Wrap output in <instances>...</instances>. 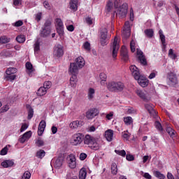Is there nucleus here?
<instances>
[{
	"mask_svg": "<svg viewBox=\"0 0 179 179\" xmlns=\"http://www.w3.org/2000/svg\"><path fill=\"white\" fill-rule=\"evenodd\" d=\"M13 26H15V27H20V26H23V21L18 20L13 24Z\"/></svg>",
	"mask_w": 179,
	"mask_h": 179,
	"instance_id": "62",
	"label": "nucleus"
},
{
	"mask_svg": "<svg viewBox=\"0 0 179 179\" xmlns=\"http://www.w3.org/2000/svg\"><path fill=\"white\" fill-rule=\"evenodd\" d=\"M85 23H87V24H88L89 26H92V24H93V18L90 17H87L85 19Z\"/></svg>",
	"mask_w": 179,
	"mask_h": 179,
	"instance_id": "53",
	"label": "nucleus"
},
{
	"mask_svg": "<svg viewBox=\"0 0 179 179\" xmlns=\"http://www.w3.org/2000/svg\"><path fill=\"white\" fill-rule=\"evenodd\" d=\"M121 55L124 58V59H128V51L127 50V48L125 46H122L121 48Z\"/></svg>",
	"mask_w": 179,
	"mask_h": 179,
	"instance_id": "32",
	"label": "nucleus"
},
{
	"mask_svg": "<svg viewBox=\"0 0 179 179\" xmlns=\"http://www.w3.org/2000/svg\"><path fill=\"white\" fill-rule=\"evenodd\" d=\"M1 166L4 169H9L15 166V161L13 159H6L1 162Z\"/></svg>",
	"mask_w": 179,
	"mask_h": 179,
	"instance_id": "19",
	"label": "nucleus"
},
{
	"mask_svg": "<svg viewBox=\"0 0 179 179\" xmlns=\"http://www.w3.org/2000/svg\"><path fill=\"white\" fill-rule=\"evenodd\" d=\"M45 156V151L44 150H41L36 152V157L39 159H43Z\"/></svg>",
	"mask_w": 179,
	"mask_h": 179,
	"instance_id": "46",
	"label": "nucleus"
},
{
	"mask_svg": "<svg viewBox=\"0 0 179 179\" xmlns=\"http://www.w3.org/2000/svg\"><path fill=\"white\" fill-rule=\"evenodd\" d=\"M99 80L101 86H106V83L107 82V75H106L104 73H101L99 74Z\"/></svg>",
	"mask_w": 179,
	"mask_h": 179,
	"instance_id": "27",
	"label": "nucleus"
},
{
	"mask_svg": "<svg viewBox=\"0 0 179 179\" xmlns=\"http://www.w3.org/2000/svg\"><path fill=\"white\" fill-rule=\"evenodd\" d=\"M83 48L85 51H90V43L89 42H85L83 44Z\"/></svg>",
	"mask_w": 179,
	"mask_h": 179,
	"instance_id": "59",
	"label": "nucleus"
},
{
	"mask_svg": "<svg viewBox=\"0 0 179 179\" xmlns=\"http://www.w3.org/2000/svg\"><path fill=\"white\" fill-rule=\"evenodd\" d=\"M141 173L143 175V177H144V178L152 179V176H150L149 173H143V171H141Z\"/></svg>",
	"mask_w": 179,
	"mask_h": 179,
	"instance_id": "63",
	"label": "nucleus"
},
{
	"mask_svg": "<svg viewBox=\"0 0 179 179\" xmlns=\"http://www.w3.org/2000/svg\"><path fill=\"white\" fill-rule=\"evenodd\" d=\"M107 33H108L107 28H103L101 30V38H107Z\"/></svg>",
	"mask_w": 179,
	"mask_h": 179,
	"instance_id": "43",
	"label": "nucleus"
},
{
	"mask_svg": "<svg viewBox=\"0 0 179 179\" xmlns=\"http://www.w3.org/2000/svg\"><path fill=\"white\" fill-rule=\"evenodd\" d=\"M16 72H17V70L16 69V68L10 67L6 69V75H15V73H16Z\"/></svg>",
	"mask_w": 179,
	"mask_h": 179,
	"instance_id": "35",
	"label": "nucleus"
},
{
	"mask_svg": "<svg viewBox=\"0 0 179 179\" xmlns=\"http://www.w3.org/2000/svg\"><path fill=\"white\" fill-rule=\"evenodd\" d=\"M115 10L114 13L118 16V17H126L128 13V4L127 3H123L122 6L115 8Z\"/></svg>",
	"mask_w": 179,
	"mask_h": 179,
	"instance_id": "3",
	"label": "nucleus"
},
{
	"mask_svg": "<svg viewBox=\"0 0 179 179\" xmlns=\"http://www.w3.org/2000/svg\"><path fill=\"white\" fill-rule=\"evenodd\" d=\"M99 113V109L96 108H92L89 109L86 112V117L87 120H93L94 117H97V115Z\"/></svg>",
	"mask_w": 179,
	"mask_h": 179,
	"instance_id": "9",
	"label": "nucleus"
},
{
	"mask_svg": "<svg viewBox=\"0 0 179 179\" xmlns=\"http://www.w3.org/2000/svg\"><path fill=\"white\" fill-rule=\"evenodd\" d=\"M82 142H83V134L76 133L73 135L71 138V145H73V146H78V145H80Z\"/></svg>",
	"mask_w": 179,
	"mask_h": 179,
	"instance_id": "6",
	"label": "nucleus"
},
{
	"mask_svg": "<svg viewBox=\"0 0 179 179\" xmlns=\"http://www.w3.org/2000/svg\"><path fill=\"white\" fill-rule=\"evenodd\" d=\"M107 87L108 90H110V92H115V93H118L124 90V87H125V85H124V83L122 82L113 81L108 83Z\"/></svg>",
	"mask_w": 179,
	"mask_h": 179,
	"instance_id": "2",
	"label": "nucleus"
},
{
	"mask_svg": "<svg viewBox=\"0 0 179 179\" xmlns=\"http://www.w3.org/2000/svg\"><path fill=\"white\" fill-rule=\"evenodd\" d=\"M80 69L77 66L76 63H71L69 69V73H71V75H78L79 73V70Z\"/></svg>",
	"mask_w": 179,
	"mask_h": 179,
	"instance_id": "12",
	"label": "nucleus"
},
{
	"mask_svg": "<svg viewBox=\"0 0 179 179\" xmlns=\"http://www.w3.org/2000/svg\"><path fill=\"white\" fill-rule=\"evenodd\" d=\"M16 41L17 43H24V41H26V37L24 35H20L16 37Z\"/></svg>",
	"mask_w": 179,
	"mask_h": 179,
	"instance_id": "47",
	"label": "nucleus"
},
{
	"mask_svg": "<svg viewBox=\"0 0 179 179\" xmlns=\"http://www.w3.org/2000/svg\"><path fill=\"white\" fill-rule=\"evenodd\" d=\"M41 16H43V14L41 13H38L35 15V20L37 22H40V20H41Z\"/></svg>",
	"mask_w": 179,
	"mask_h": 179,
	"instance_id": "64",
	"label": "nucleus"
},
{
	"mask_svg": "<svg viewBox=\"0 0 179 179\" xmlns=\"http://www.w3.org/2000/svg\"><path fill=\"white\" fill-rule=\"evenodd\" d=\"M52 83L50 81H46L43 83V87L46 90H48V89L51 88Z\"/></svg>",
	"mask_w": 179,
	"mask_h": 179,
	"instance_id": "54",
	"label": "nucleus"
},
{
	"mask_svg": "<svg viewBox=\"0 0 179 179\" xmlns=\"http://www.w3.org/2000/svg\"><path fill=\"white\" fill-rule=\"evenodd\" d=\"M105 138L108 142H111L113 138H114V131L108 129L105 131Z\"/></svg>",
	"mask_w": 179,
	"mask_h": 179,
	"instance_id": "22",
	"label": "nucleus"
},
{
	"mask_svg": "<svg viewBox=\"0 0 179 179\" xmlns=\"http://www.w3.org/2000/svg\"><path fill=\"white\" fill-rule=\"evenodd\" d=\"M69 85H70L71 87H73V89L76 88V85H78V77L76 76V75H73L70 78Z\"/></svg>",
	"mask_w": 179,
	"mask_h": 179,
	"instance_id": "23",
	"label": "nucleus"
},
{
	"mask_svg": "<svg viewBox=\"0 0 179 179\" xmlns=\"http://www.w3.org/2000/svg\"><path fill=\"white\" fill-rule=\"evenodd\" d=\"M135 92L137 94V96L140 97V99H141V100H143V101H149L150 100L148 92L142 90L141 89H138L136 90Z\"/></svg>",
	"mask_w": 179,
	"mask_h": 179,
	"instance_id": "7",
	"label": "nucleus"
},
{
	"mask_svg": "<svg viewBox=\"0 0 179 179\" xmlns=\"http://www.w3.org/2000/svg\"><path fill=\"white\" fill-rule=\"evenodd\" d=\"M50 33H51L50 28L42 27V30H41V31H40V36H41V37H48V36H50Z\"/></svg>",
	"mask_w": 179,
	"mask_h": 179,
	"instance_id": "25",
	"label": "nucleus"
},
{
	"mask_svg": "<svg viewBox=\"0 0 179 179\" xmlns=\"http://www.w3.org/2000/svg\"><path fill=\"white\" fill-rule=\"evenodd\" d=\"M96 94V90L94 88H89L87 91V99L90 101H92L93 99H94V96Z\"/></svg>",
	"mask_w": 179,
	"mask_h": 179,
	"instance_id": "26",
	"label": "nucleus"
},
{
	"mask_svg": "<svg viewBox=\"0 0 179 179\" xmlns=\"http://www.w3.org/2000/svg\"><path fill=\"white\" fill-rule=\"evenodd\" d=\"M25 66L29 75H31V72H34V69L33 68V64H31V63L27 62L25 64Z\"/></svg>",
	"mask_w": 179,
	"mask_h": 179,
	"instance_id": "30",
	"label": "nucleus"
},
{
	"mask_svg": "<svg viewBox=\"0 0 179 179\" xmlns=\"http://www.w3.org/2000/svg\"><path fill=\"white\" fill-rule=\"evenodd\" d=\"M114 7V4L111 0H109L106 3V12H111L113 8Z\"/></svg>",
	"mask_w": 179,
	"mask_h": 179,
	"instance_id": "36",
	"label": "nucleus"
},
{
	"mask_svg": "<svg viewBox=\"0 0 179 179\" xmlns=\"http://www.w3.org/2000/svg\"><path fill=\"white\" fill-rule=\"evenodd\" d=\"M36 94H37V96H40L41 97V96H45V94H47V90L43 87H41L38 90Z\"/></svg>",
	"mask_w": 179,
	"mask_h": 179,
	"instance_id": "33",
	"label": "nucleus"
},
{
	"mask_svg": "<svg viewBox=\"0 0 179 179\" xmlns=\"http://www.w3.org/2000/svg\"><path fill=\"white\" fill-rule=\"evenodd\" d=\"M8 110H9V106L8 105H5L0 108V114H2V113H6V111H8Z\"/></svg>",
	"mask_w": 179,
	"mask_h": 179,
	"instance_id": "57",
	"label": "nucleus"
},
{
	"mask_svg": "<svg viewBox=\"0 0 179 179\" xmlns=\"http://www.w3.org/2000/svg\"><path fill=\"white\" fill-rule=\"evenodd\" d=\"M84 144L87 145L89 148L92 150H99L100 149V144L99 143V139L87 134L84 138Z\"/></svg>",
	"mask_w": 179,
	"mask_h": 179,
	"instance_id": "1",
	"label": "nucleus"
},
{
	"mask_svg": "<svg viewBox=\"0 0 179 179\" xmlns=\"http://www.w3.org/2000/svg\"><path fill=\"white\" fill-rule=\"evenodd\" d=\"M10 41V38H8L7 36H1L0 38V43L1 44H6V43H9Z\"/></svg>",
	"mask_w": 179,
	"mask_h": 179,
	"instance_id": "45",
	"label": "nucleus"
},
{
	"mask_svg": "<svg viewBox=\"0 0 179 179\" xmlns=\"http://www.w3.org/2000/svg\"><path fill=\"white\" fill-rule=\"evenodd\" d=\"M82 125H83V121L75 120L69 124V128H71V129H78V128L82 127Z\"/></svg>",
	"mask_w": 179,
	"mask_h": 179,
	"instance_id": "17",
	"label": "nucleus"
},
{
	"mask_svg": "<svg viewBox=\"0 0 179 179\" xmlns=\"http://www.w3.org/2000/svg\"><path fill=\"white\" fill-rule=\"evenodd\" d=\"M121 3H122V0H114V8L121 6Z\"/></svg>",
	"mask_w": 179,
	"mask_h": 179,
	"instance_id": "61",
	"label": "nucleus"
},
{
	"mask_svg": "<svg viewBox=\"0 0 179 179\" xmlns=\"http://www.w3.org/2000/svg\"><path fill=\"white\" fill-rule=\"evenodd\" d=\"M36 144L38 148H41L44 145V141L41 138H38L36 141Z\"/></svg>",
	"mask_w": 179,
	"mask_h": 179,
	"instance_id": "50",
	"label": "nucleus"
},
{
	"mask_svg": "<svg viewBox=\"0 0 179 179\" xmlns=\"http://www.w3.org/2000/svg\"><path fill=\"white\" fill-rule=\"evenodd\" d=\"M154 176L155 177L159 179L166 178V176L163 173H160V171H154Z\"/></svg>",
	"mask_w": 179,
	"mask_h": 179,
	"instance_id": "39",
	"label": "nucleus"
},
{
	"mask_svg": "<svg viewBox=\"0 0 179 179\" xmlns=\"http://www.w3.org/2000/svg\"><path fill=\"white\" fill-rule=\"evenodd\" d=\"M69 5L70 9H71L74 12H76V10H78V0H71Z\"/></svg>",
	"mask_w": 179,
	"mask_h": 179,
	"instance_id": "29",
	"label": "nucleus"
},
{
	"mask_svg": "<svg viewBox=\"0 0 179 179\" xmlns=\"http://www.w3.org/2000/svg\"><path fill=\"white\" fill-rule=\"evenodd\" d=\"M53 55L57 58H61L64 55V46L59 44L55 46Z\"/></svg>",
	"mask_w": 179,
	"mask_h": 179,
	"instance_id": "11",
	"label": "nucleus"
},
{
	"mask_svg": "<svg viewBox=\"0 0 179 179\" xmlns=\"http://www.w3.org/2000/svg\"><path fill=\"white\" fill-rule=\"evenodd\" d=\"M145 108H146V110H148L150 114H151L152 115H156V110L153 109V105L150 103H146L145 104Z\"/></svg>",
	"mask_w": 179,
	"mask_h": 179,
	"instance_id": "28",
	"label": "nucleus"
},
{
	"mask_svg": "<svg viewBox=\"0 0 179 179\" xmlns=\"http://www.w3.org/2000/svg\"><path fill=\"white\" fill-rule=\"evenodd\" d=\"M111 171L112 173L115 176L118 171V169L117 168V164L113 163L111 166Z\"/></svg>",
	"mask_w": 179,
	"mask_h": 179,
	"instance_id": "44",
	"label": "nucleus"
},
{
	"mask_svg": "<svg viewBox=\"0 0 179 179\" xmlns=\"http://www.w3.org/2000/svg\"><path fill=\"white\" fill-rule=\"evenodd\" d=\"M34 50L35 54H38V51H40V42L36 41L34 45Z\"/></svg>",
	"mask_w": 179,
	"mask_h": 179,
	"instance_id": "40",
	"label": "nucleus"
},
{
	"mask_svg": "<svg viewBox=\"0 0 179 179\" xmlns=\"http://www.w3.org/2000/svg\"><path fill=\"white\" fill-rule=\"evenodd\" d=\"M33 115H34V110H33V108H30L28 112V120H31Z\"/></svg>",
	"mask_w": 179,
	"mask_h": 179,
	"instance_id": "56",
	"label": "nucleus"
},
{
	"mask_svg": "<svg viewBox=\"0 0 179 179\" xmlns=\"http://www.w3.org/2000/svg\"><path fill=\"white\" fill-rule=\"evenodd\" d=\"M30 177H31V173L29 171H27L23 173L22 179H30Z\"/></svg>",
	"mask_w": 179,
	"mask_h": 179,
	"instance_id": "52",
	"label": "nucleus"
},
{
	"mask_svg": "<svg viewBox=\"0 0 179 179\" xmlns=\"http://www.w3.org/2000/svg\"><path fill=\"white\" fill-rule=\"evenodd\" d=\"M8 147H4L0 152V155L1 156H5L6 155H8Z\"/></svg>",
	"mask_w": 179,
	"mask_h": 179,
	"instance_id": "60",
	"label": "nucleus"
},
{
	"mask_svg": "<svg viewBox=\"0 0 179 179\" xmlns=\"http://www.w3.org/2000/svg\"><path fill=\"white\" fill-rule=\"evenodd\" d=\"M31 138V131H27L19 139L20 143H24L26 141H29Z\"/></svg>",
	"mask_w": 179,
	"mask_h": 179,
	"instance_id": "21",
	"label": "nucleus"
},
{
	"mask_svg": "<svg viewBox=\"0 0 179 179\" xmlns=\"http://www.w3.org/2000/svg\"><path fill=\"white\" fill-rule=\"evenodd\" d=\"M137 55L138 57V61L141 62V65H148V62L146 61V57L143 55V52L139 49H137Z\"/></svg>",
	"mask_w": 179,
	"mask_h": 179,
	"instance_id": "14",
	"label": "nucleus"
},
{
	"mask_svg": "<svg viewBox=\"0 0 179 179\" xmlns=\"http://www.w3.org/2000/svg\"><path fill=\"white\" fill-rule=\"evenodd\" d=\"M122 134V138L125 139V141H129V138H131V134L128 133V131H124Z\"/></svg>",
	"mask_w": 179,
	"mask_h": 179,
	"instance_id": "51",
	"label": "nucleus"
},
{
	"mask_svg": "<svg viewBox=\"0 0 179 179\" xmlns=\"http://www.w3.org/2000/svg\"><path fill=\"white\" fill-rule=\"evenodd\" d=\"M46 123L45 121L41 120L39 123L38 128V136H42L43 134H44V131L45 129Z\"/></svg>",
	"mask_w": 179,
	"mask_h": 179,
	"instance_id": "20",
	"label": "nucleus"
},
{
	"mask_svg": "<svg viewBox=\"0 0 179 179\" xmlns=\"http://www.w3.org/2000/svg\"><path fill=\"white\" fill-rule=\"evenodd\" d=\"M144 33L147 37L149 38H152L153 37V34H155V31L152 29H148L144 31Z\"/></svg>",
	"mask_w": 179,
	"mask_h": 179,
	"instance_id": "34",
	"label": "nucleus"
},
{
	"mask_svg": "<svg viewBox=\"0 0 179 179\" xmlns=\"http://www.w3.org/2000/svg\"><path fill=\"white\" fill-rule=\"evenodd\" d=\"M4 79L6 80H9L10 82H13V80H15V79H16V75H15V74H11V75L6 74L4 77Z\"/></svg>",
	"mask_w": 179,
	"mask_h": 179,
	"instance_id": "37",
	"label": "nucleus"
},
{
	"mask_svg": "<svg viewBox=\"0 0 179 179\" xmlns=\"http://www.w3.org/2000/svg\"><path fill=\"white\" fill-rule=\"evenodd\" d=\"M55 26L57 27V33L59 36H64V22L60 18L55 20Z\"/></svg>",
	"mask_w": 179,
	"mask_h": 179,
	"instance_id": "10",
	"label": "nucleus"
},
{
	"mask_svg": "<svg viewBox=\"0 0 179 179\" xmlns=\"http://www.w3.org/2000/svg\"><path fill=\"white\" fill-rule=\"evenodd\" d=\"M130 71L134 79H139V76H141V73L139 72V69H138V67H136V66L131 65L130 66Z\"/></svg>",
	"mask_w": 179,
	"mask_h": 179,
	"instance_id": "15",
	"label": "nucleus"
},
{
	"mask_svg": "<svg viewBox=\"0 0 179 179\" xmlns=\"http://www.w3.org/2000/svg\"><path fill=\"white\" fill-rule=\"evenodd\" d=\"M63 161L61 158H57L55 162V167L59 169L62 166Z\"/></svg>",
	"mask_w": 179,
	"mask_h": 179,
	"instance_id": "42",
	"label": "nucleus"
},
{
	"mask_svg": "<svg viewBox=\"0 0 179 179\" xmlns=\"http://www.w3.org/2000/svg\"><path fill=\"white\" fill-rule=\"evenodd\" d=\"M135 80H138V83L141 86V87H146V86L149 85V80L141 75L138 76V78H135Z\"/></svg>",
	"mask_w": 179,
	"mask_h": 179,
	"instance_id": "13",
	"label": "nucleus"
},
{
	"mask_svg": "<svg viewBox=\"0 0 179 179\" xmlns=\"http://www.w3.org/2000/svg\"><path fill=\"white\" fill-rule=\"evenodd\" d=\"M115 152L116 155H119V156H122V157H125V156H127V152L124 150H115Z\"/></svg>",
	"mask_w": 179,
	"mask_h": 179,
	"instance_id": "49",
	"label": "nucleus"
},
{
	"mask_svg": "<svg viewBox=\"0 0 179 179\" xmlns=\"http://www.w3.org/2000/svg\"><path fill=\"white\" fill-rule=\"evenodd\" d=\"M169 58H171V59H176V58H177V55L174 53L173 49L169 50Z\"/></svg>",
	"mask_w": 179,
	"mask_h": 179,
	"instance_id": "48",
	"label": "nucleus"
},
{
	"mask_svg": "<svg viewBox=\"0 0 179 179\" xmlns=\"http://www.w3.org/2000/svg\"><path fill=\"white\" fill-rule=\"evenodd\" d=\"M123 121L126 125H131L134 122L132 117L129 116L124 117Z\"/></svg>",
	"mask_w": 179,
	"mask_h": 179,
	"instance_id": "38",
	"label": "nucleus"
},
{
	"mask_svg": "<svg viewBox=\"0 0 179 179\" xmlns=\"http://www.w3.org/2000/svg\"><path fill=\"white\" fill-rule=\"evenodd\" d=\"M122 36L123 41H125L127 38H129V36H131V24L129 23V21H127L124 23V27L122 32Z\"/></svg>",
	"mask_w": 179,
	"mask_h": 179,
	"instance_id": "5",
	"label": "nucleus"
},
{
	"mask_svg": "<svg viewBox=\"0 0 179 179\" xmlns=\"http://www.w3.org/2000/svg\"><path fill=\"white\" fill-rule=\"evenodd\" d=\"M155 128H157L158 131H163V127H162V124L159 122H155Z\"/></svg>",
	"mask_w": 179,
	"mask_h": 179,
	"instance_id": "58",
	"label": "nucleus"
},
{
	"mask_svg": "<svg viewBox=\"0 0 179 179\" xmlns=\"http://www.w3.org/2000/svg\"><path fill=\"white\" fill-rule=\"evenodd\" d=\"M86 176H87V172L86 171V169L82 168L80 170L79 179H86Z\"/></svg>",
	"mask_w": 179,
	"mask_h": 179,
	"instance_id": "31",
	"label": "nucleus"
},
{
	"mask_svg": "<svg viewBox=\"0 0 179 179\" xmlns=\"http://www.w3.org/2000/svg\"><path fill=\"white\" fill-rule=\"evenodd\" d=\"M77 66L79 67L80 69H82L85 65H86V62L85 61V59L82 57H78L75 59L74 62Z\"/></svg>",
	"mask_w": 179,
	"mask_h": 179,
	"instance_id": "18",
	"label": "nucleus"
},
{
	"mask_svg": "<svg viewBox=\"0 0 179 179\" xmlns=\"http://www.w3.org/2000/svg\"><path fill=\"white\" fill-rule=\"evenodd\" d=\"M135 45H136L135 41L131 40V41L130 42V48H131V52H135L136 51Z\"/></svg>",
	"mask_w": 179,
	"mask_h": 179,
	"instance_id": "55",
	"label": "nucleus"
},
{
	"mask_svg": "<svg viewBox=\"0 0 179 179\" xmlns=\"http://www.w3.org/2000/svg\"><path fill=\"white\" fill-rule=\"evenodd\" d=\"M168 85L169 86H176L178 84V79L177 78V75L173 72L168 73Z\"/></svg>",
	"mask_w": 179,
	"mask_h": 179,
	"instance_id": "8",
	"label": "nucleus"
},
{
	"mask_svg": "<svg viewBox=\"0 0 179 179\" xmlns=\"http://www.w3.org/2000/svg\"><path fill=\"white\" fill-rule=\"evenodd\" d=\"M166 132L169 133V134L170 135V136H171V138H174V136H176V132L175 130L173 129V128H171V127H167V128H166Z\"/></svg>",
	"mask_w": 179,
	"mask_h": 179,
	"instance_id": "41",
	"label": "nucleus"
},
{
	"mask_svg": "<svg viewBox=\"0 0 179 179\" xmlns=\"http://www.w3.org/2000/svg\"><path fill=\"white\" fill-rule=\"evenodd\" d=\"M68 163L70 169H75L76 167V157H75V155L71 154L69 156Z\"/></svg>",
	"mask_w": 179,
	"mask_h": 179,
	"instance_id": "16",
	"label": "nucleus"
},
{
	"mask_svg": "<svg viewBox=\"0 0 179 179\" xmlns=\"http://www.w3.org/2000/svg\"><path fill=\"white\" fill-rule=\"evenodd\" d=\"M159 38L161 40L162 44V50H166V36L163 34V30L160 29L159 31Z\"/></svg>",
	"mask_w": 179,
	"mask_h": 179,
	"instance_id": "24",
	"label": "nucleus"
},
{
	"mask_svg": "<svg viewBox=\"0 0 179 179\" xmlns=\"http://www.w3.org/2000/svg\"><path fill=\"white\" fill-rule=\"evenodd\" d=\"M120 50V38L115 36L110 45V51H112V57L114 59L117 58L118 51Z\"/></svg>",
	"mask_w": 179,
	"mask_h": 179,
	"instance_id": "4",
	"label": "nucleus"
}]
</instances>
